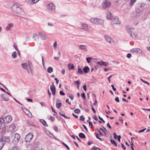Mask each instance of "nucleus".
Instances as JSON below:
<instances>
[{"label": "nucleus", "mask_w": 150, "mask_h": 150, "mask_svg": "<svg viewBox=\"0 0 150 150\" xmlns=\"http://www.w3.org/2000/svg\"><path fill=\"white\" fill-rule=\"evenodd\" d=\"M11 136V141L14 144H16L18 142L20 138V136L19 134L16 133L15 134L14 133L11 131L9 132Z\"/></svg>", "instance_id": "nucleus-1"}, {"label": "nucleus", "mask_w": 150, "mask_h": 150, "mask_svg": "<svg viewBox=\"0 0 150 150\" xmlns=\"http://www.w3.org/2000/svg\"><path fill=\"white\" fill-rule=\"evenodd\" d=\"M11 10L14 13L19 15H23L24 14L23 11L16 4H14L12 6Z\"/></svg>", "instance_id": "nucleus-2"}, {"label": "nucleus", "mask_w": 150, "mask_h": 150, "mask_svg": "<svg viewBox=\"0 0 150 150\" xmlns=\"http://www.w3.org/2000/svg\"><path fill=\"white\" fill-rule=\"evenodd\" d=\"M144 7L143 5L140 3H138L136 6V11L138 13L137 16L140 15V13L142 12L144 10Z\"/></svg>", "instance_id": "nucleus-3"}, {"label": "nucleus", "mask_w": 150, "mask_h": 150, "mask_svg": "<svg viewBox=\"0 0 150 150\" xmlns=\"http://www.w3.org/2000/svg\"><path fill=\"white\" fill-rule=\"evenodd\" d=\"M3 120V123L4 125V127L5 126V124H7L8 123L10 122L12 119V118L9 115H8L6 116L5 118H0V119Z\"/></svg>", "instance_id": "nucleus-4"}, {"label": "nucleus", "mask_w": 150, "mask_h": 150, "mask_svg": "<svg viewBox=\"0 0 150 150\" xmlns=\"http://www.w3.org/2000/svg\"><path fill=\"white\" fill-rule=\"evenodd\" d=\"M111 4L110 0H105L103 3V7L104 9L109 8L111 6Z\"/></svg>", "instance_id": "nucleus-5"}, {"label": "nucleus", "mask_w": 150, "mask_h": 150, "mask_svg": "<svg viewBox=\"0 0 150 150\" xmlns=\"http://www.w3.org/2000/svg\"><path fill=\"white\" fill-rule=\"evenodd\" d=\"M33 134L32 132L28 133L25 136V139L26 142H29L32 140L33 137Z\"/></svg>", "instance_id": "nucleus-6"}, {"label": "nucleus", "mask_w": 150, "mask_h": 150, "mask_svg": "<svg viewBox=\"0 0 150 150\" xmlns=\"http://www.w3.org/2000/svg\"><path fill=\"white\" fill-rule=\"evenodd\" d=\"M46 8L48 10L52 11L55 9V6L52 3H50L47 5Z\"/></svg>", "instance_id": "nucleus-7"}, {"label": "nucleus", "mask_w": 150, "mask_h": 150, "mask_svg": "<svg viewBox=\"0 0 150 150\" xmlns=\"http://www.w3.org/2000/svg\"><path fill=\"white\" fill-rule=\"evenodd\" d=\"M1 139H2L4 143H5V142H9L11 140L10 134V136H9L3 137L2 138H1Z\"/></svg>", "instance_id": "nucleus-8"}, {"label": "nucleus", "mask_w": 150, "mask_h": 150, "mask_svg": "<svg viewBox=\"0 0 150 150\" xmlns=\"http://www.w3.org/2000/svg\"><path fill=\"white\" fill-rule=\"evenodd\" d=\"M104 37L106 41L109 43L111 44L114 43V41L110 37L107 35H105Z\"/></svg>", "instance_id": "nucleus-9"}, {"label": "nucleus", "mask_w": 150, "mask_h": 150, "mask_svg": "<svg viewBox=\"0 0 150 150\" xmlns=\"http://www.w3.org/2000/svg\"><path fill=\"white\" fill-rule=\"evenodd\" d=\"M1 98L6 101L8 100L9 99V97L8 95L6 94H2L1 96Z\"/></svg>", "instance_id": "nucleus-10"}, {"label": "nucleus", "mask_w": 150, "mask_h": 150, "mask_svg": "<svg viewBox=\"0 0 150 150\" xmlns=\"http://www.w3.org/2000/svg\"><path fill=\"white\" fill-rule=\"evenodd\" d=\"M39 33L40 37L43 40H45L47 38V37L43 33L39 32Z\"/></svg>", "instance_id": "nucleus-11"}, {"label": "nucleus", "mask_w": 150, "mask_h": 150, "mask_svg": "<svg viewBox=\"0 0 150 150\" xmlns=\"http://www.w3.org/2000/svg\"><path fill=\"white\" fill-rule=\"evenodd\" d=\"M97 64L101 66L103 65L105 67H107L108 64V63L106 62H104L103 61H101L100 62H97Z\"/></svg>", "instance_id": "nucleus-12"}, {"label": "nucleus", "mask_w": 150, "mask_h": 150, "mask_svg": "<svg viewBox=\"0 0 150 150\" xmlns=\"http://www.w3.org/2000/svg\"><path fill=\"white\" fill-rule=\"evenodd\" d=\"M80 28L84 30H88V25L85 23H83L81 25V27Z\"/></svg>", "instance_id": "nucleus-13"}, {"label": "nucleus", "mask_w": 150, "mask_h": 150, "mask_svg": "<svg viewBox=\"0 0 150 150\" xmlns=\"http://www.w3.org/2000/svg\"><path fill=\"white\" fill-rule=\"evenodd\" d=\"M106 17L108 19L110 20L112 19L113 18L112 14L109 12L106 13Z\"/></svg>", "instance_id": "nucleus-14"}, {"label": "nucleus", "mask_w": 150, "mask_h": 150, "mask_svg": "<svg viewBox=\"0 0 150 150\" xmlns=\"http://www.w3.org/2000/svg\"><path fill=\"white\" fill-rule=\"evenodd\" d=\"M140 50H141L139 48H133L130 50V52L132 53H134L137 52Z\"/></svg>", "instance_id": "nucleus-15"}, {"label": "nucleus", "mask_w": 150, "mask_h": 150, "mask_svg": "<svg viewBox=\"0 0 150 150\" xmlns=\"http://www.w3.org/2000/svg\"><path fill=\"white\" fill-rule=\"evenodd\" d=\"M126 29L127 30V32L130 34V33L133 32V29L131 28L130 26H127L126 27Z\"/></svg>", "instance_id": "nucleus-16"}, {"label": "nucleus", "mask_w": 150, "mask_h": 150, "mask_svg": "<svg viewBox=\"0 0 150 150\" xmlns=\"http://www.w3.org/2000/svg\"><path fill=\"white\" fill-rule=\"evenodd\" d=\"M79 49L84 51H86L87 50V48L86 46L84 45H81L79 46Z\"/></svg>", "instance_id": "nucleus-17"}, {"label": "nucleus", "mask_w": 150, "mask_h": 150, "mask_svg": "<svg viewBox=\"0 0 150 150\" xmlns=\"http://www.w3.org/2000/svg\"><path fill=\"white\" fill-rule=\"evenodd\" d=\"M118 18L116 17L115 18L113 19V23L114 24H120V21L118 20Z\"/></svg>", "instance_id": "nucleus-18"}, {"label": "nucleus", "mask_w": 150, "mask_h": 150, "mask_svg": "<svg viewBox=\"0 0 150 150\" xmlns=\"http://www.w3.org/2000/svg\"><path fill=\"white\" fill-rule=\"evenodd\" d=\"M13 25V23H11L9 24L6 27V29L7 30H10L11 27H12Z\"/></svg>", "instance_id": "nucleus-19"}, {"label": "nucleus", "mask_w": 150, "mask_h": 150, "mask_svg": "<svg viewBox=\"0 0 150 150\" xmlns=\"http://www.w3.org/2000/svg\"><path fill=\"white\" fill-rule=\"evenodd\" d=\"M89 70L90 69L88 66H85L83 69V70L85 73H88Z\"/></svg>", "instance_id": "nucleus-20"}, {"label": "nucleus", "mask_w": 150, "mask_h": 150, "mask_svg": "<svg viewBox=\"0 0 150 150\" xmlns=\"http://www.w3.org/2000/svg\"><path fill=\"white\" fill-rule=\"evenodd\" d=\"M50 89L52 92V94L54 96L56 93L55 87H52L51 86H50Z\"/></svg>", "instance_id": "nucleus-21"}, {"label": "nucleus", "mask_w": 150, "mask_h": 150, "mask_svg": "<svg viewBox=\"0 0 150 150\" xmlns=\"http://www.w3.org/2000/svg\"><path fill=\"white\" fill-rule=\"evenodd\" d=\"M40 122L42 123V124L45 127L47 126V124L46 122L43 119H40Z\"/></svg>", "instance_id": "nucleus-22"}, {"label": "nucleus", "mask_w": 150, "mask_h": 150, "mask_svg": "<svg viewBox=\"0 0 150 150\" xmlns=\"http://www.w3.org/2000/svg\"><path fill=\"white\" fill-rule=\"evenodd\" d=\"M97 23H96V24H102V23H103L104 22V21L101 19H99L98 18H97Z\"/></svg>", "instance_id": "nucleus-23"}, {"label": "nucleus", "mask_w": 150, "mask_h": 150, "mask_svg": "<svg viewBox=\"0 0 150 150\" xmlns=\"http://www.w3.org/2000/svg\"><path fill=\"white\" fill-rule=\"evenodd\" d=\"M59 114L61 116L64 117L67 119H69L70 117H67L64 114V113L63 112H59Z\"/></svg>", "instance_id": "nucleus-24"}, {"label": "nucleus", "mask_w": 150, "mask_h": 150, "mask_svg": "<svg viewBox=\"0 0 150 150\" xmlns=\"http://www.w3.org/2000/svg\"><path fill=\"white\" fill-rule=\"evenodd\" d=\"M97 18H92L90 19V21L91 23L96 24V23H97Z\"/></svg>", "instance_id": "nucleus-25"}, {"label": "nucleus", "mask_w": 150, "mask_h": 150, "mask_svg": "<svg viewBox=\"0 0 150 150\" xmlns=\"http://www.w3.org/2000/svg\"><path fill=\"white\" fill-rule=\"evenodd\" d=\"M21 108L26 114L28 115L30 113L29 111L25 108H23L22 107H21Z\"/></svg>", "instance_id": "nucleus-26"}, {"label": "nucleus", "mask_w": 150, "mask_h": 150, "mask_svg": "<svg viewBox=\"0 0 150 150\" xmlns=\"http://www.w3.org/2000/svg\"><path fill=\"white\" fill-rule=\"evenodd\" d=\"M21 66L23 68L25 69H27L28 68V65L26 63L22 64Z\"/></svg>", "instance_id": "nucleus-27"}, {"label": "nucleus", "mask_w": 150, "mask_h": 150, "mask_svg": "<svg viewBox=\"0 0 150 150\" xmlns=\"http://www.w3.org/2000/svg\"><path fill=\"white\" fill-rule=\"evenodd\" d=\"M4 142L3 141L2 139H0V150H1V149L3 147L4 145Z\"/></svg>", "instance_id": "nucleus-28"}, {"label": "nucleus", "mask_w": 150, "mask_h": 150, "mask_svg": "<svg viewBox=\"0 0 150 150\" xmlns=\"http://www.w3.org/2000/svg\"><path fill=\"white\" fill-rule=\"evenodd\" d=\"M68 67L69 68L70 70L74 69V65L73 64H69L68 65Z\"/></svg>", "instance_id": "nucleus-29"}, {"label": "nucleus", "mask_w": 150, "mask_h": 150, "mask_svg": "<svg viewBox=\"0 0 150 150\" xmlns=\"http://www.w3.org/2000/svg\"><path fill=\"white\" fill-rule=\"evenodd\" d=\"M33 38L35 40L38 39L39 37L38 34L37 33H34L33 35Z\"/></svg>", "instance_id": "nucleus-30"}, {"label": "nucleus", "mask_w": 150, "mask_h": 150, "mask_svg": "<svg viewBox=\"0 0 150 150\" xmlns=\"http://www.w3.org/2000/svg\"><path fill=\"white\" fill-rule=\"evenodd\" d=\"M79 135L80 137L82 139H84L86 137V136L85 135L82 133H79Z\"/></svg>", "instance_id": "nucleus-31"}, {"label": "nucleus", "mask_w": 150, "mask_h": 150, "mask_svg": "<svg viewBox=\"0 0 150 150\" xmlns=\"http://www.w3.org/2000/svg\"><path fill=\"white\" fill-rule=\"evenodd\" d=\"M53 70V68L51 67H48L47 69V71L49 73H51L52 72Z\"/></svg>", "instance_id": "nucleus-32"}, {"label": "nucleus", "mask_w": 150, "mask_h": 150, "mask_svg": "<svg viewBox=\"0 0 150 150\" xmlns=\"http://www.w3.org/2000/svg\"><path fill=\"white\" fill-rule=\"evenodd\" d=\"M16 55H17L16 52L15 51V52H14L12 54V56L14 59H15L16 57L17 56Z\"/></svg>", "instance_id": "nucleus-33"}, {"label": "nucleus", "mask_w": 150, "mask_h": 150, "mask_svg": "<svg viewBox=\"0 0 150 150\" xmlns=\"http://www.w3.org/2000/svg\"><path fill=\"white\" fill-rule=\"evenodd\" d=\"M134 39H136V35L134 34V33H133L132 32L129 34Z\"/></svg>", "instance_id": "nucleus-34"}, {"label": "nucleus", "mask_w": 150, "mask_h": 150, "mask_svg": "<svg viewBox=\"0 0 150 150\" xmlns=\"http://www.w3.org/2000/svg\"><path fill=\"white\" fill-rule=\"evenodd\" d=\"M134 39H136V35L134 34V33H133L132 32L129 34Z\"/></svg>", "instance_id": "nucleus-35"}, {"label": "nucleus", "mask_w": 150, "mask_h": 150, "mask_svg": "<svg viewBox=\"0 0 150 150\" xmlns=\"http://www.w3.org/2000/svg\"><path fill=\"white\" fill-rule=\"evenodd\" d=\"M62 105V103H56V107L57 108H59Z\"/></svg>", "instance_id": "nucleus-36"}, {"label": "nucleus", "mask_w": 150, "mask_h": 150, "mask_svg": "<svg viewBox=\"0 0 150 150\" xmlns=\"http://www.w3.org/2000/svg\"><path fill=\"white\" fill-rule=\"evenodd\" d=\"M92 59V57H87L86 58V60L87 62L89 63L91 62V60Z\"/></svg>", "instance_id": "nucleus-37"}, {"label": "nucleus", "mask_w": 150, "mask_h": 150, "mask_svg": "<svg viewBox=\"0 0 150 150\" xmlns=\"http://www.w3.org/2000/svg\"><path fill=\"white\" fill-rule=\"evenodd\" d=\"M110 141L112 144H114L116 146H117V144L115 141L113 140L112 139H111L110 140Z\"/></svg>", "instance_id": "nucleus-38"}, {"label": "nucleus", "mask_w": 150, "mask_h": 150, "mask_svg": "<svg viewBox=\"0 0 150 150\" xmlns=\"http://www.w3.org/2000/svg\"><path fill=\"white\" fill-rule=\"evenodd\" d=\"M57 42L55 41L54 43V44L53 45V48L54 49L56 50L57 48Z\"/></svg>", "instance_id": "nucleus-39"}, {"label": "nucleus", "mask_w": 150, "mask_h": 150, "mask_svg": "<svg viewBox=\"0 0 150 150\" xmlns=\"http://www.w3.org/2000/svg\"><path fill=\"white\" fill-rule=\"evenodd\" d=\"M78 73L80 74H83V72L81 69L79 68L78 70Z\"/></svg>", "instance_id": "nucleus-40"}, {"label": "nucleus", "mask_w": 150, "mask_h": 150, "mask_svg": "<svg viewBox=\"0 0 150 150\" xmlns=\"http://www.w3.org/2000/svg\"><path fill=\"white\" fill-rule=\"evenodd\" d=\"M74 112L76 113L79 114L80 113V110L79 109H76L74 110Z\"/></svg>", "instance_id": "nucleus-41"}, {"label": "nucleus", "mask_w": 150, "mask_h": 150, "mask_svg": "<svg viewBox=\"0 0 150 150\" xmlns=\"http://www.w3.org/2000/svg\"><path fill=\"white\" fill-rule=\"evenodd\" d=\"M81 96L84 100H86V97L84 93H82L81 94Z\"/></svg>", "instance_id": "nucleus-42"}, {"label": "nucleus", "mask_w": 150, "mask_h": 150, "mask_svg": "<svg viewBox=\"0 0 150 150\" xmlns=\"http://www.w3.org/2000/svg\"><path fill=\"white\" fill-rule=\"evenodd\" d=\"M15 128V124H13V125H11L10 126V128L11 129L13 130Z\"/></svg>", "instance_id": "nucleus-43"}, {"label": "nucleus", "mask_w": 150, "mask_h": 150, "mask_svg": "<svg viewBox=\"0 0 150 150\" xmlns=\"http://www.w3.org/2000/svg\"><path fill=\"white\" fill-rule=\"evenodd\" d=\"M97 130L98 131V132H99V134L100 135V136L103 135V134L98 129L96 128L95 129L96 131Z\"/></svg>", "instance_id": "nucleus-44"}, {"label": "nucleus", "mask_w": 150, "mask_h": 150, "mask_svg": "<svg viewBox=\"0 0 150 150\" xmlns=\"http://www.w3.org/2000/svg\"><path fill=\"white\" fill-rule=\"evenodd\" d=\"M80 120L81 121H84L85 118L83 117V115H81L79 118Z\"/></svg>", "instance_id": "nucleus-45"}, {"label": "nucleus", "mask_w": 150, "mask_h": 150, "mask_svg": "<svg viewBox=\"0 0 150 150\" xmlns=\"http://www.w3.org/2000/svg\"><path fill=\"white\" fill-rule=\"evenodd\" d=\"M62 144L68 150H70V148L68 146V145L67 144H65L63 142H62Z\"/></svg>", "instance_id": "nucleus-46"}, {"label": "nucleus", "mask_w": 150, "mask_h": 150, "mask_svg": "<svg viewBox=\"0 0 150 150\" xmlns=\"http://www.w3.org/2000/svg\"><path fill=\"white\" fill-rule=\"evenodd\" d=\"M54 129L56 132H58V128L57 126H54Z\"/></svg>", "instance_id": "nucleus-47"}, {"label": "nucleus", "mask_w": 150, "mask_h": 150, "mask_svg": "<svg viewBox=\"0 0 150 150\" xmlns=\"http://www.w3.org/2000/svg\"><path fill=\"white\" fill-rule=\"evenodd\" d=\"M30 1H31V2L33 4L37 2L39 0H29Z\"/></svg>", "instance_id": "nucleus-48"}, {"label": "nucleus", "mask_w": 150, "mask_h": 150, "mask_svg": "<svg viewBox=\"0 0 150 150\" xmlns=\"http://www.w3.org/2000/svg\"><path fill=\"white\" fill-rule=\"evenodd\" d=\"M141 80L143 81V82H144L145 83H146L148 85H149V83L147 81H145L144 80H143L142 79H140Z\"/></svg>", "instance_id": "nucleus-49"}, {"label": "nucleus", "mask_w": 150, "mask_h": 150, "mask_svg": "<svg viewBox=\"0 0 150 150\" xmlns=\"http://www.w3.org/2000/svg\"><path fill=\"white\" fill-rule=\"evenodd\" d=\"M13 46H14V47L15 48V49L17 51L18 50V47H17V45L15 43H14Z\"/></svg>", "instance_id": "nucleus-50"}, {"label": "nucleus", "mask_w": 150, "mask_h": 150, "mask_svg": "<svg viewBox=\"0 0 150 150\" xmlns=\"http://www.w3.org/2000/svg\"><path fill=\"white\" fill-rule=\"evenodd\" d=\"M68 97L70 98L71 100H73L74 99V97L72 95H69L68 96Z\"/></svg>", "instance_id": "nucleus-51"}, {"label": "nucleus", "mask_w": 150, "mask_h": 150, "mask_svg": "<svg viewBox=\"0 0 150 150\" xmlns=\"http://www.w3.org/2000/svg\"><path fill=\"white\" fill-rule=\"evenodd\" d=\"M59 93L60 95L62 96H64L65 95V93L62 91H60Z\"/></svg>", "instance_id": "nucleus-52"}, {"label": "nucleus", "mask_w": 150, "mask_h": 150, "mask_svg": "<svg viewBox=\"0 0 150 150\" xmlns=\"http://www.w3.org/2000/svg\"><path fill=\"white\" fill-rule=\"evenodd\" d=\"M28 67L29 66H32V63L30 61L28 60Z\"/></svg>", "instance_id": "nucleus-53"}, {"label": "nucleus", "mask_w": 150, "mask_h": 150, "mask_svg": "<svg viewBox=\"0 0 150 150\" xmlns=\"http://www.w3.org/2000/svg\"><path fill=\"white\" fill-rule=\"evenodd\" d=\"M103 128L105 130H103V132L105 134H106V132H107L108 131L107 130V129L103 126Z\"/></svg>", "instance_id": "nucleus-54"}, {"label": "nucleus", "mask_w": 150, "mask_h": 150, "mask_svg": "<svg viewBox=\"0 0 150 150\" xmlns=\"http://www.w3.org/2000/svg\"><path fill=\"white\" fill-rule=\"evenodd\" d=\"M113 135H114V139H116L117 138L118 136H117L116 133L115 132L114 133Z\"/></svg>", "instance_id": "nucleus-55"}, {"label": "nucleus", "mask_w": 150, "mask_h": 150, "mask_svg": "<svg viewBox=\"0 0 150 150\" xmlns=\"http://www.w3.org/2000/svg\"><path fill=\"white\" fill-rule=\"evenodd\" d=\"M11 150H18V149L17 148V147L15 146L12 148Z\"/></svg>", "instance_id": "nucleus-56"}, {"label": "nucleus", "mask_w": 150, "mask_h": 150, "mask_svg": "<svg viewBox=\"0 0 150 150\" xmlns=\"http://www.w3.org/2000/svg\"><path fill=\"white\" fill-rule=\"evenodd\" d=\"M93 118L96 121H98V119L97 118V116L95 115H94L93 116Z\"/></svg>", "instance_id": "nucleus-57"}, {"label": "nucleus", "mask_w": 150, "mask_h": 150, "mask_svg": "<svg viewBox=\"0 0 150 150\" xmlns=\"http://www.w3.org/2000/svg\"><path fill=\"white\" fill-rule=\"evenodd\" d=\"M77 85H79L80 84V81H76L74 82Z\"/></svg>", "instance_id": "nucleus-58"}, {"label": "nucleus", "mask_w": 150, "mask_h": 150, "mask_svg": "<svg viewBox=\"0 0 150 150\" xmlns=\"http://www.w3.org/2000/svg\"><path fill=\"white\" fill-rule=\"evenodd\" d=\"M115 100L117 102H119V98L118 97H116L115 98Z\"/></svg>", "instance_id": "nucleus-59"}, {"label": "nucleus", "mask_w": 150, "mask_h": 150, "mask_svg": "<svg viewBox=\"0 0 150 150\" xmlns=\"http://www.w3.org/2000/svg\"><path fill=\"white\" fill-rule=\"evenodd\" d=\"M132 56V55L130 53H128L127 55V57L128 58H130Z\"/></svg>", "instance_id": "nucleus-60"}, {"label": "nucleus", "mask_w": 150, "mask_h": 150, "mask_svg": "<svg viewBox=\"0 0 150 150\" xmlns=\"http://www.w3.org/2000/svg\"><path fill=\"white\" fill-rule=\"evenodd\" d=\"M26 100L28 101L29 102H32L33 101L32 99H31L27 98L26 99Z\"/></svg>", "instance_id": "nucleus-61"}, {"label": "nucleus", "mask_w": 150, "mask_h": 150, "mask_svg": "<svg viewBox=\"0 0 150 150\" xmlns=\"http://www.w3.org/2000/svg\"><path fill=\"white\" fill-rule=\"evenodd\" d=\"M121 138V137L120 135H118L117 137V139L119 142H120V139Z\"/></svg>", "instance_id": "nucleus-62"}, {"label": "nucleus", "mask_w": 150, "mask_h": 150, "mask_svg": "<svg viewBox=\"0 0 150 150\" xmlns=\"http://www.w3.org/2000/svg\"><path fill=\"white\" fill-rule=\"evenodd\" d=\"M83 88L84 90L85 91H86L87 90L86 88V85H84L83 86Z\"/></svg>", "instance_id": "nucleus-63"}, {"label": "nucleus", "mask_w": 150, "mask_h": 150, "mask_svg": "<svg viewBox=\"0 0 150 150\" xmlns=\"http://www.w3.org/2000/svg\"><path fill=\"white\" fill-rule=\"evenodd\" d=\"M33 150H39V148L38 147L35 146L34 147Z\"/></svg>", "instance_id": "nucleus-64"}]
</instances>
